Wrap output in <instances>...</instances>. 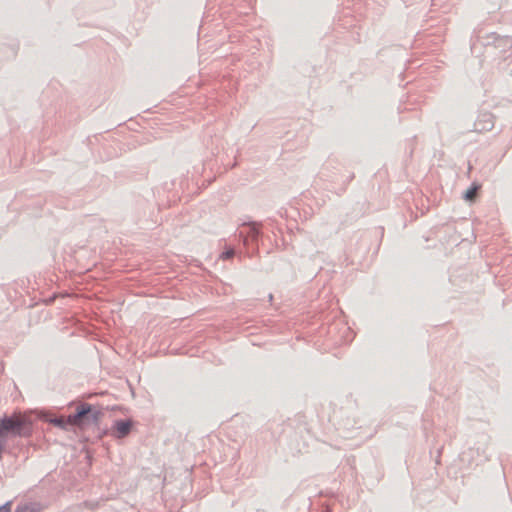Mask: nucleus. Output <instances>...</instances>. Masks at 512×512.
<instances>
[{
  "instance_id": "20e7f679",
  "label": "nucleus",
  "mask_w": 512,
  "mask_h": 512,
  "mask_svg": "<svg viewBox=\"0 0 512 512\" xmlns=\"http://www.w3.org/2000/svg\"><path fill=\"white\" fill-rule=\"evenodd\" d=\"M260 230H259V224L258 223H250L247 225V232L246 235H244V232H240V236L243 237V243L244 245L248 244V240H256L259 236Z\"/></svg>"
},
{
  "instance_id": "423d86ee",
  "label": "nucleus",
  "mask_w": 512,
  "mask_h": 512,
  "mask_svg": "<svg viewBox=\"0 0 512 512\" xmlns=\"http://www.w3.org/2000/svg\"><path fill=\"white\" fill-rule=\"evenodd\" d=\"M234 255V250L233 249H229V250H226L224 251L222 254H221V258L222 259H229L231 258L232 256Z\"/></svg>"
},
{
  "instance_id": "7ed1b4c3",
  "label": "nucleus",
  "mask_w": 512,
  "mask_h": 512,
  "mask_svg": "<svg viewBox=\"0 0 512 512\" xmlns=\"http://www.w3.org/2000/svg\"><path fill=\"white\" fill-rule=\"evenodd\" d=\"M131 427L132 422L130 420H117L114 422L111 434L119 439L124 438L130 433Z\"/></svg>"
},
{
  "instance_id": "f03ea898",
  "label": "nucleus",
  "mask_w": 512,
  "mask_h": 512,
  "mask_svg": "<svg viewBox=\"0 0 512 512\" xmlns=\"http://www.w3.org/2000/svg\"><path fill=\"white\" fill-rule=\"evenodd\" d=\"M99 416V410L93 409L90 404L83 403L78 407L75 414L69 415L67 418H55L51 420V423L61 428H66L67 425L83 426L97 422Z\"/></svg>"
},
{
  "instance_id": "6e6552de",
  "label": "nucleus",
  "mask_w": 512,
  "mask_h": 512,
  "mask_svg": "<svg viewBox=\"0 0 512 512\" xmlns=\"http://www.w3.org/2000/svg\"><path fill=\"white\" fill-rule=\"evenodd\" d=\"M0 512H10V507H9V504H5L3 506L0 507Z\"/></svg>"
},
{
  "instance_id": "39448f33",
  "label": "nucleus",
  "mask_w": 512,
  "mask_h": 512,
  "mask_svg": "<svg viewBox=\"0 0 512 512\" xmlns=\"http://www.w3.org/2000/svg\"><path fill=\"white\" fill-rule=\"evenodd\" d=\"M477 190H478V186L474 185L472 187H470L466 193L464 194V198L465 200H468V201H471L474 199L476 193H477Z\"/></svg>"
},
{
  "instance_id": "f257e3e1",
  "label": "nucleus",
  "mask_w": 512,
  "mask_h": 512,
  "mask_svg": "<svg viewBox=\"0 0 512 512\" xmlns=\"http://www.w3.org/2000/svg\"><path fill=\"white\" fill-rule=\"evenodd\" d=\"M32 433L30 419L21 413H13L0 419V459L9 446V443L17 437H29Z\"/></svg>"
},
{
  "instance_id": "0eeeda50",
  "label": "nucleus",
  "mask_w": 512,
  "mask_h": 512,
  "mask_svg": "<svg viewBox=\"0 0 512 512\" xmlns=\"http://www.w3.org/2000/svg\"><path fill=\"white\" fill-rule=\"evenodd\" d=\"M15 512H34L33 509L27 505L17 507Z\"/></svg>"
}]
</instances>
